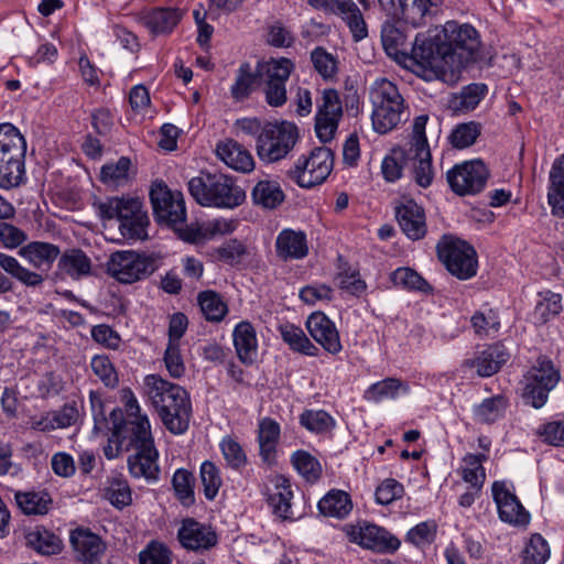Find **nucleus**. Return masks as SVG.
Returning a JSON list of instances; mask_svg holds the SVG:
<instances>
[{
    "instance_id": "1",
    "label": "nucleus",
    "mask_w": 564,
    "mask_h": 564,
    "mask_svg": "<svg viewBox=\"0 0 564 564\" xmlns=\"http://www.w3.org/2000/svg\"><path fill=\"white\" fill-rule=\"evenodd\" d=\"M121 399L127 421L117 430L115 436L118 438L123 433V436L129 438V445L137 451L128 458L129 471L133 478H143L149 484L155 482L160 475L159 453L154 447L148 415L141 413L139 402L130 389L122 390Z\"/></svg>"
},
{
    "instance_id": "2",
    "label": "nucleus",
    "mask_w": 564,
    "mask_h": 564,
    "mask_svg": "<svg viewBox=\"0 0 564 564\" xmlns=\"http://www.w3.org/2000/svg\"><path fill=\"white\" fill-rule=\"evenodd\" d=\"M427 115L414 118L412 134L404 148H397L381 163V172L387 182H395L402 176L404 169L411 173L413 181L421 187H429L434 180L432 155L425 134Z\"/></svg>"
},
{
    "instance_id": "3",
    "label": "nucleus",
    "mask_w": 564,
    "mask_h": 564,
    "mask_svg": "<svg viewBox=\"0 0 564 564\" xmlns=\"http://www.w3.org/2000/svg\"><path fill=\"white\" fill-rule=\"evenodd\" d=\"M144 389L166 430L175 435L184 434L188 430L192 416L188 392L180 384L170 382L159 375L147 376Z\"/></svg>"
},
{
    "instance_id": "4",
    "label": "nucleus",
    "mask_w": 564,
    "mask_h": 564,
    "mask_svg": "<svg viewBox=\"0 0 564 564\" xmlns=\"http://www.w3.org/2000/svg\"><path fill=\"white\" fill-rule=\"evenodd\" d=\"M481 46L479 32L469 23L447 21L440 33V52L444 66L452 74L477 62L481 55Z\"/></svg>"
},
{
    "instance_id": "5",
    "label": "nucleus",
    "mask_w": 564,
    "mask_h": 564,
    "mask_svg": "<svg viewBox=\"0 0 564 564\" xmlns=\"http://www.w3.org/2000/svg\"><path fill=\"white\" fill-rule=\"evenodd\" d=\"M102 220H117L119 231L124 239L144 240L150 218L144 202L132 195L107 197L95 204Z\"/></svg>"
},
{
    "instance_id": "6",
    "label": "nucleus",
    "mask_w": 564,
    "mask_h": 564,
    "mask_svg": "<svg viewBox=\"0 0 564 564\" xmlns=\"http://www.w3.org/2000/svg\"><path fill=\"white\" fill-rule=\"evenodd\" d=\"M188 192L204 207L234 209L243 204L246 192L223 173L200 172L188 181Z\"/></svg>"
},
{
    "instance_id": "7",
    "label": "nucleus",
    "mask_w": 564,
    "mask_h": 564,
    "mask_svg": "<svg viewBox=\"0 0 564 564\" xmlns=\"http://www.w3.org/2000/svg\"><path fill=\"white\" fill-rule=\"evenodd\" d=\"M372 128L380 134L395 129L408 118V108L397 85L389 79H377L370 90Z\"/></svg>"
},
{
    "instance_id": "8",
    "label": "nucleus",
    "mask_w": 564,
    "mask_h": 564,
    "mask_svg": "<svg viewBox=\"0 0 564 564\" xmlns=\"http://www.w3.org/2000/svg\"><path fill=\"white\" fill-rule=\"evenodd\" d=\"M26 141L11 123L0 124V188L13 189L26 181Z\"/></svg>"
},
{
    "instance_id": "9",
    "label": "nucleus",
    "mask_w": 564,
    "mask_h": 564,
    "mask_svg": "<svg viewBox=\"0 0 564 564\" xmlns=\"http://www.w3.org/2000/svg\"><path fill=\"white\" fill-rule=\"evenodd\" d=\"M160 259L155 253L115 251L107 261V272L120 283L132 284L153 274L160 267Z\"/></svg>"
},
{
    "instance_id": "10",
    "label": "nucleus",
    "mask_w": 564,
    "mask_h": 564,
    "mask_svg": "<svg viewBox=\"0 0 564 564\" xmlns=\"http://www.w3.org/2000/svg\"><path fill=\"white\" fill-rule=\"evenodd\" d=\"M299 139L297 127L289 121L268 122L257 137L256 150L261 161L273 163L284 159Z\"/></svg>"
},
{
    "instance_id": "11",
    "label": "nucleus",
    "mask_w": 564,
    "mask_h": 564,
    "mask_svg": "<svg viewBox=\"0 0 564 564\" xmlns=\"http://www.w3.org/2000/svg\"><path fill=\"white\" fill-rule=\"evenodd\" d=\"M560 379V370L555 368L553 361L545 356H540L523 377L524 403L534 409L543 408Z\"/></svg>"
},
{
    "instance_id": "12",
    "label": "nucleus",
    "mask_w": 564,
    "mask_h": 564,
    "mask_svg": "<svg viewBox=\"0 0 564 564\" xmlns=\"http://www.w3.org/2000/svg\"><path fill=\"white\" fill-rule=\"evenodd\" d=\"M334 155L329 148L317 147L301 155L286 171V176L300 187L311 188L326 181L333 171Z\"/></svg>"
},
{
    "instance_id": "13",
    "label": "nucleus",
    "mask_w": 564,
    "mask_h": 564,
    "mask_svg": "<svg viewBox=\"0 0 564 564\" xmlns=\"http://www.w3.org/2000/svg\"><path fill=\"white\" fill-rule=\"evenodd\" d=\"M436 250L448 272L457 279L469 280L477 274V252L466 241L444 236L437 242Z\"/></svg>"
},
{
    "instance_id": "14",
    "label": "nucleus",
    "mask_w": 564,
    "mask_h": 564,
    "mask_svg": "<svg viewBox=\"0 0 564 564\" xmlns=\"http://www.w3.org/2000/svg\"><path fill=\"white\" fill-rule=\"evenodd\" d=\"M150 199L153 213L161 223L175 226L186 219L184 196L178 191H171L164 183L155 182L151 186Z\"/></svg>"
},
{
    "instance_id": "15",
    "label": "nucleus",
    "mask_w": 564,
    "mask_h": 564,
    "mask_svg": "<svg viewBox=\"0 0 564 564\" xmlns=\"http://www.w3.org/2000/svg\"><path fill=\"white\" fill-rule=\"evenodd\" d=\"M446 177L457 195H475L485 188L489 171L482 161L473 160L455 165L447 172Z\"/></svg>"
},
{
    "instance_id": "16",
    "label": "nucleus",
    "mask_w": 564,
    "mask_h": 564,
    "mask_svg": "<svg viewBox=\"0 0 564 564\" xmlns=\"http://www.w3.org/2000/svg\"><path fill=\"white\" fill-rule=\"evenodd\" d=\"M343 118V106L335 89H325L315 116V132L322 143L332 141Z\"/></svg>"
},
{
    "instance_id": "17",
    "label": "nucleus",
    "mask_w": 564,
    "mask_h": 564,
    "mask_svg": "<svg viewBox=\"0 0 564 564\" xmlns=\"http://www.w3.org/2000/svg\"><path fill=\"white\" fill-rule=\"evenodd\" d=\"M69 542L75 558L84 564H97L106 552V543L89 529L77 528L70 532Z\"/></svg>"
},
{
    "instance_id": "18",
    "label": "nucleus",
    "mask_w": 564,
    "mask_h": 564,
    "mask_svg": "<svg viewBox=\"0 0 564 564\" xmlns=\"http://www.w3.org/2000/svg\"><path fill=\"white\" fill-rule=\"evenodd\" d=\"M492 496L497 505L499 518L513 525H527L530 513L523 508L516 495L510 492L505 482L492 484Z\"/></svg>"
},
{
    "instance_id": "19",
    "label": "nucleus",
    "mask_w": 564,
    "mask_h": 564,
    "mask_svg": "<svg viewBox=\"0 0 564 564\" xmlns=\"http://www.w3.org/2000/svg\"><path fill=\"white\" fill-rule=\"evenodd\" d=\"M177 538L181 545L191 551H205L217 544L216 532L208 525L199 523L193 518L182 521Z\"/></svg>"
},
{
    "instance_id": "20",
    "label": "nucleus",
    "mask_w": 564,
    "mask_h": 564,
    "mask_svg": "<svg viewBox=\"0 0 564 564\" xmlns=\"http://www.w3.org/2000/svg\"><path fill=\"white\" fill-rule=\"evenodd\" d=\"M312 338L327 352L337 355L341 350V343L335 324L322 312L312 313L306 323Z\"/></svg>"
},
{
    "instance_id": "21",
    "label": "nucleus",
    "mask_w": 564,
    "mask_h": 564,
    "mask_svg": "<svg viewBox=\"0 0 564 564\" xmlns=\"http://www.w3.org/2000/svg\"><path fill=\"white\" fill-rule=\"evenodd\" d=\"M324 11L345 21L355 41H360L368 35L362 13L352 0H329Z\"/></svg>"
},
{
    "instance_id": "22",
    "label": "nucleus",
    "mask_w": 564,
    "mask_h": 564,
    "mask_svg": "<svg viewBox=\"0 0 564 564\" xmlns=\"http://www.w3.org/2000/svg\"><path fill=\"white\" fill-rule=\"evenodd\" d=\"M354 541L362 547L387 552L394 551L399 547L400 542L398 539L390 535V533L376 524H365L352 532Z\"/></svg>"
},
{
    "instance_id": "23",
    "label": "nucleus",
    "mask_w": 564,
    "mask_h": 564,
    "mask_svg": "<svg viewBox=\"0 0 564 564\" xmlns=\"http://www.w3.org/2000/svg\"><path fill=\"white\" fill-rule=\"evenodd\" d=\"M408 58L422 66L446 68L440 52V34L436 36V41L425 34H417L414 42L410 44Z\"/></svg>"
},
{
    "instance_id": "24",
    "label": "nucleus",
    "mask_w": 564,
    "mask_h": 564,
    "mask_svg": "<svg viewBox=\"0 0 564 564\" xmlns=\"http://www.w3.org/2000/svg\"><path fill=\"white\" fill-rule=\"evenodd\" d=\"M217 156L230 169L249 173L254 169L251 153L239 142L232 139L219 142L216 148Z\"/></svg>"
},
{
    "instance_id": "25",
    "label": "nucleus",
    "mask_w": 564,
    "mask_h": 564,
    "mask_svg": "<svg viewBox=\"0 0 564 564\" xmlns=\"http://www.w3.org/2000/svg\"><path fill=\"white\" fill-rule=\"evenodd\" d=\"M442 3L443 0H399L402 19L414 28L426 25Z\"/></svg>"
},
{
    "instance_id": "26",
    "label": "nucleus",
    "mask_w": 564,
    "mask_h": 564,
    "mask_svg": "<svg viewBox=\"0 0 564 564\" xmlns=\"http://www.w3.org/2000/svg\"><path fill=\"white\" fill-rule=\"evenodd\" d=\"M402 231L412 240L424 237L426 232L425 215L421 206L413 200L399 206L395 212Z\"/></svg>"
},
{
    "instance_id": "27",
    "label": "nucleus",
    "mask_w": 564,
    "mask_h": 564,
    "mask_svg": "<svg viewBox=\"0 0 564 564\" xmlns=\"http://www.w3.org/2000/svg\"><path fill=\"white\" fill-rule=\"evenodd\" d=\"M58 272L72 280H80L91 274V259L79 248L66 249L58 256Z\"/></svg>"
},
{
    "instance_id": "28",
    "label": "nucleus",
    "mask_w": 564,
    "mask_h": 564,
    "mask_svg": "<svg viewBox=\"0 0 564 564\" xmlns=\"http://www.w3.org/2000/svg\"><path fill=\"white\" fill-rule=\"evenodd\" d=\"M234 345L239 360L252 365L258 355V340L253 326L249 322H240L234 333Z\"/></svg>"
},
{
    "instance_id": "29",
    "label": "nucleus",
    "mask_w": 564,
    "mask_h": 564,
    "mask_svg": "<svg viewBox=\"0 0 564 564\" xmlns=\"http://www.w3.org/2000/svg\"><path fill=\"white\" fill-rule=\"evenodd\" d=\"M275 251L280 259H302L307 252L306 236L302 231L283 229L276 237Z\"/></svg>"
},
{
    "instance_id": "30",
    "label": "nucleus",
    "mask_w": 564,
    "mask_h": 564,
    "mask_svg": "<svg viewBox=\"0 0 564 564\" xmlns=\"http://www.w3.org/2000/svg\"><path fill=\"white\" fill-rule=\"evenodd\" d=\"M18 253L33 268L41 269L42 267L51 268L54 261L58 259L61 250L58 246L50 242L32 241L21 247Z\"/></svg>"
},
{
    "instance_id": "31",
    "label": "nucleus",
    "mask_w": 564,
    "mask_h": 564,
    "mask_svg": "<svg viewBox=\"0 0 564 564\" xmlns=\"http://www.w3.org/2000/svg\"><path fill=\"white\" fill-rule=\"evenodd\" d=\"M183 12L177 8H156L145 13L141 21L152 34L170 33L181 21Z\"/></svg>"
},
{
    "instance_id": "32",
    "label": "nucleus",
    "mask_w": 564,
    "mask_h": 564,
    "mask_svg": "<svg viewBox=\"0 0 564 564\" xmlns=\"http://www.w3.org/2000/svg\"><path fill=\"white\" fill-rule=\"evenodd\" d=\"M280 424L271 417H264L259 422L258 441L260 456L267 464L275 460L276 447L280 440Z\"/></svg>"
},
{
    "instance_id": "33",
    "label": "nucleus",
    "mask_w": 564,
    "mask_h": 564,
    "mask_svg": "<svg viewBox=\"0 0 564 564\" xmlns=\"http://www.w3.org/2000/svg\"><path fill=\"white\" fill-rule=\"evenodd\" d=\"M0 268L26 288L40 289L45 282L44 274L23 267L17 258L3 252H0Z\"/></svg>"
},
{
    "instance_id": "34",
    "label": "nucleus",
    "mask_w": 564,
    "mask_h": 564,
    "mask_svg": "<svg viewBox=\"0 0 564 564\" xmlns=\"http://www.w3.org/2000/svg\"><path fill=\"white\" fill-rule=\"evenodd\" d=\"M549 204L555 216L564 217V154L556 158L550 172Z\"/></svg>"
},
{
    "instance_id": "35",
    "label": "nucleus",
    "mask_w": 564,
    "mask_h": 564,
    "mask_svg": "<svg viewBox=\"0 0 564 564\" xmlns=\"http://www.w3.org/2000/svg\"><path fill=\"white\" fill-rule=\"evenodd\" d=\"M406 34L391 22H386L381 29V42L386 53L394 59L408 58L410 44Z\"/></svg>"
},
{
    "instance_id": "36",
    "label": "nucleus",
    "mask_w": 564,
    "mask_h": 564,
    "mask_svg": "<svg viewBox=\"0 0 564 564\" xmlns=\"http://www.w3.org/2000/svg\"><path fill=\"white\" fill-rule=\"evenodd\" d=\"M251 198L257 206L275 209L284 202L285 195L278 182L261 180L254 185Z\"/></svg>"
},
{
    "instance_id": "37",
    "label": "nucleus",
    "mask_w": 564,
    "mask_h": 564,
    "mask_svg": "<svg viewBox=\"0 0 564 564\" xmlns=\"http://www.w3.org/2000/svg\"><path fill=\"white\" fill-rule=\"evenodd\" d=\"M279 333L284 343H286L293 351L316 357L319 354L318 347H316L305 335L303 329L293 324H281L279 326Z\"/></svg>"
},
{
    "instance_id": "38",
    "label": "nucleus",
    "mask_w": 564,
    "mask_h": 564,
    "mask_svg": "<svg viewBox=\"0 0 564 564\" xmlns=\"http://www.w3.org/2000/svg\"><path fill=\"white\" fill-rule=\"evenodd\" d=\"M292 496L293 492L289 480L283 477H279L275 482V490L269 496L268 502L274 514L283 520L295 519L291 507Z\"/></svg>"
},
{
    "instance_id": "39",
    "label": "nucleus",
    "mask_w": 564,
    "mask_h": 564,
    "mask_svg": "<svg viewBox=\"0 0 564 564\" xmlns=\"http://www.w3.org/2000/svg\"><path fill=\"white\" fill-rule=\"evenodd\" d=\"M294 64L286 57L270 58L259 64L258 76L261 83H286Z\"/></svg>"
},
{
    "instance_id": "40",
    "label": "nucleus",
    "mask_w": 564,
    "mask_h": 564,
    "mask_svg": "<svg viewBox=\"0 0 564 564\" xmlns=\"http://www.w3.org/2000/svg\"><path fill=\"white\" fill-rule=\"evenodd\" d=\"M508 360V354L501 346H490L479 352L474 359L473 366L480 377H490L496 373Z\"/></svg>"
},
{
    "instance_id": "41",
    "label": "nucleus",
    "mask_w": 564,
    "mask_h": 564,
    "mask_svg": "<svg viewBox=\"0 0 564 564\" xmlns=\"http://www.w3.org/2000/svg\"><path fill=\"white\" fill-rule=\"evenodd\" d=\"M352 509L350 497L343 490H330L318 502V510L326 517L343 519Z\"/></svg>"
},
{
    "instance_id": "42",
    "label": "nucleus",
    "mask_w": 564,
    "mask_h": 564,
    "mask_svg": "<svg viewBox=\"0 0 564 564\" xmlns=\"http://www.w3.org/2000/svg\"><path fill=\"white\" fill-rule=\"evenodd\" d=\"M200 312L208 322H221L228 313L227 303L216 291H202L197 295Z\"/></svg>"
},
{
    "instance_id": "43",
    "label": "nucleus",
    "mask_w": 564,
    "mask_h": 564,
    "mask_svg": "<svg viewBox=\"0 0 564 564\" xmlns=\"http://www.w3.org/2000/svg\"><path fill=\"white\" fill-rule=\"evenodd\" d=\"M539 297L531 317L535 325H543L561 313L562 300L560 294L551 291L540 292Z\"/></svg>"
},
{
    "instance_id": "44",
    "label": "nucleus",
    "mask_w": 564,
    "mask_h": 564,
    "mask_svg": "<svg viewBox=\"0 0 564 564\" xmlns=\"http://www.w3.org/2000/svg\"><path fill=\"white\" fill-rule=\"evenodd\" d=\"M26 544L43 555H53L62 551V540L44 528H35L26 536Z\"/></svg>"
},
{
    "instance_id": "45",
    "label": "nucleus",
    "mask_w": 564,
    "mask_h": 564,
    "mask_svg": "<svg viewBox=\"0 0 564 564\" xmlns=\"http://www.w3.org/2000/svg\"><path fill=\"white\" fill-rule=\"evenodd\" d=\"M400 391L408 392L409 386L397 378H386L372 383L364 393L367 401L380 402L384 399H394Z\"/></svg>"
},
{
    "instance_id": "46",
    "label": "nucleus",
    "mask_w": 564,
    "mask_h": 564,
    "mask_svg": "<svg viewBox=\"0 0 564 564\" xmlns=\"http://www.w3.org/2000/svg\"><path fill=\"white\" fill-rule=\"evenodd\" d=\"M15 501L25 514H46L52 499L46 491L17 492Z\"/></svg>"
},
{
    "instance_id": "47",
    "label": "nucleus",
    "mask_w": 564,
    "mask_h": 564,
    "mask_svg": "<svg viewBox=\"0 0 564 564\" xmlns=\"http://www.w3.org/2000/svg\"><path fill=\"white\" fill-rule=\"evenodd\" d=\"M508 405V400L503 395L485 399L474 408V417L479 423H494L503 416Z\"/></svg>"
},
{
    "instance_id": "48",
    "label": "nucleus",
    "mask_w": 564,
    "mask_h": 564,
    "mask_svg": "<svg viewBox=\"0 0 564 564\" xmlns=\"http://www.w3.org/2000/svg\"><path fill=\"white\" fill-rule=\"evenodd\" d=\"M551 550L546 540L539 533L532 534L521 551L522 564H545Z\"/></svg>"
},
{
    "instance_id": "49",
    "label": "nucleus",
    "mask_w": 564,
    "mask_h": 564,
    "mask_svg": "<svg viewBox=\"0 0 564 564\" xmlns=\"http://www.w3.org/2000/svg\"><path fill=\"white\" fill-rule=\"evenodd\" d=\"M486 459V454H467L463 458L462 477L470 486H476V489L484 486L486 471L482 463Z\"/></svg>"
},
{
    "instance_id": "50",
    "label": "nucleus",
    "mask_w": 564,
    "mask_h": 564,
    "mask_svg": "<svg viewBox=\"0 0 564 564\" xmlns=\"http://www.w3.org/2000/svg\"><path fill=\"white\" fill-rule=\"evenodd\" d=\"M131 160L128 156H121L116 162H110L101 166L100 181L108 186L118 187L127 182Z\"/></svg>"
},
{
    "instance_id": "51",
    "label": "nucleus",
    "mask_w": 564,
    "mask_h": 564,
    "mask_svg": "<svg viewBox=\"0 0 564 564\" xmlns=\"http://www.w3.org/2000/svg\"><path fill=\"white\" fill-rule=\"evenodd\" d=\"M314 69L324 80H333L338 73V59L324 47L317 46L311 52Z\"/></svg>"
},
{
    "instance_id": "52",
    "label": "nucleus",
    "mask_w": 564,
    "mask_h": 564,
    "mask_svg": "<svg viewBox=\"0 0 564 564\" xmlns=\"http://www.w3.org/2000/svg\"><path fill=\"white\" fill-rule=\"evenodd\" d=\"M292 464L296 471L308 482H315L322 475V466L317 458L306 451H296L292 455Z\"/></svg>"
},
{
    "instance_id": "53",
    "label": "nucleus",
    "mask_w": 564,
    "mask_h": 564,
    "mask_svg": "<svg viewBox=\"0 0 564 564\" xmlns=\"http://www.w3.org/2000/svg\"><path fill=\"white\" fill-rule=\"evenodd\" d=\"M194 481L193 474L184 468L177 469L173 475L172 486L175 496L185 507H189L195 502Z\"/></svg>"
},
{
    "instance_id": "54",
    "label": "nucleus",
    "mask_w": 564,
    "mask_h": 564,
    "mask_svg": "<svg viewBox=\"0 0 564 564\" xmlns=\"http://www.w3.org/2000/svg\"><path fill=\"white\" fill-rule=\"evenodd\" d=\"M486 93L487 86L485 84H470L464 87L462 91L454 97L452 105L456 110H474L486 96Z\"/></svg>"
},
{
    "instance_id": "55",
    "label": "nucleus",
    "mask_w": 564,
    "mask_h": 564,
    "mask_svg": "<svg viewBox=\"0 0 564 564\" xmlns=\"http://www.w3.org/2000/svg\"><path fill=\"white\" fill-rule=\"evenodd\" d=\"M256 84V76L251 72L250 64L243 63L239 66L235 83L230 87V93L236 101L247 99Z\"/></svg>"
},
{
    "instance_id": "56",
    "label": "nucleus",
    "mask_w": 564,
    "mask_h": 564,
    "mask_svg": "<svg viewBox=\"0 0 564 564\" xmlns=\"http://www.w3.org/2000/svg\"><path fill=\"white\" fill-rule=\"evenodd\" d=\"M199 477L207 500H214L221 487L223 479L218 467L210 460L200 465Z\"/></svg>"
},
{
    "instance_id": "57",
    "label": "nucleus",
    "mask_w": 564,
    "mask_h": 564,
    "mask_svg": "<svg viewBox=\"0 0 564 564\" xmlns=\"http://www.w3.org/2000/svg\"><path fill=\"white\" fill-rule=\"evenodd\" d=\"M300 423L313 433H326L334 429L335 420L323 410H306L300 415Z\"/></svg>"
},
{
    "instance_id": "58",
    "label": "nucleus",
    "mask_w": 564,
    "mask_h": 564,
    "mask_svg": "<svg viewBox=\"0 0 564 564\" xmlns=\"http://www.w3.org/2000/svg\"><path fill=\"white\" fill-rule=\"evenodd\" d=\"M110 421L112 423V433H111V436L109 437V443L108 445L105 447L104 452H105V456L109 459H112L117 456L119 449L126 444L127 446H130L129 445V438L128 437H124L123 436V433L118 436V438H116L115 436V433L117 432V430L121 429V426H123L124 422L127 421V417L123 419L122 417V411L121 409L119 408H115L111 410L110 412Z\"/></svg>"
},
{
    "instance_id": "59",
    "label": "nucleus",
    "mask_w": 564,
    "mask_h": 564,
    "mask_svg": "<svg viewBox=\"0 0 564 564\" xmlns=\"http://www.w3.org/2000/svg\"><path fill=\"white\" fill-rule=\"evenodd\" d=\"M391 280L394 285L408 290L426 291L429 289L427 282L414 270L410 268H399L391 274Z\"/></svg>"
},
{
    "instance_id": "60",
    "label": "nucleus",
    "mask_w": 564,
    "mask_h": 564,
    "mask_svg": "<svg viewBox=\"0 0 564 564\" xmlns=\"http://www.w3.org/2000/svg\"><path fill=\"white\" fill-rule=\"evenodd\" d=\"M218 260L236 265L241 262L242 258L248 253L247 247L237 239H230L214 250Z\"/></svg>"
},
{
    "instance_id": "61",
    "label": "nucleus",
    "mask_w": 564,
    "mask_h": 564,
    "mask_svg": "<svg viewBox=\"0 0 564 564\" xmlns=\"http://www.w3.org/2000/svg\"><path fill=\"white\" fill-rule=\"evenodd\" d=\"M105 497L109 500V502L118 508L122 509L123 507L131 503V489L126 480L122 479H112L109 486L106 488Z\"/></svg>"
},
{
    "instance_id": "62",
    "label": "nucleus",
    "mask_w": 564,
    "mask_h": 564,
    "mask_svg": "<svg viewBox=\"0 0 564 564\" xmlns=\"http://www.w3.org/2000/svg\"><path fill=\"white\" fill-rule=\"evenodd\" d=\"M140 564H171V551L163 543L150 542L139 554Z\"/></svg>"
},
{
    "instance_id": "63",
    "label": "nucleus",
    "mask_w": 564,
    "mask_h": 564,
    "mask_svg": "<svg viewBox=\"0 0 564 564\" xmlns=\"http://www.w3.org/2000/svg\"><path fill=\"white\" fill-rule=\"evenodd\" d=\"M90 366L94 373L102 381L106 387L115 388L118 384V375L107 356H95L91 359Z\"/></svg>"
},
{
    "instance_id": "64",
    "label": "nucleus",
    "mask_w": 564,
    "mask_h": 564,
    "mask_svg": "<svg viewBox=\"0 0 564 564\" xmlns=\"http://www.w3.org/2000/svg\"><path fill=\"white\" fill-rule=\"evenodd\" d=\"M404 487L401 482L393 478L384 479L376 489V501L379 505L388 506L393 501L402 498Z\"/></svg>"
}]
</instances>
